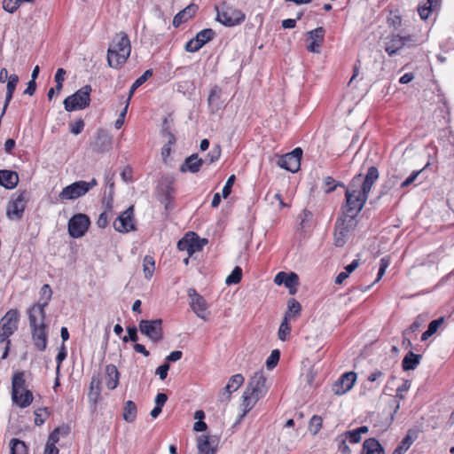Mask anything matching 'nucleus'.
Instances as JSON below:
<instances>
[{"mask_svg":"<svg viewBox=\"0 0 454 454\" xmlns=\"http://www.w3.org/2000/svg\"><path fill=\"white\" fill-rule=\"evenodd\" d=\"M380 174L376 167L368 168L365 176L363 178L359 174L354 176L349 184L345 187V200L343 215L356 218L358 213L363 209L369 192L379 179Z\"/></svg>","mask_w":454,"mask_h":454,"instance_id":"1","label":"nucleus"},{"mask_svg":"<svg viewBox=\"0 0 454 454\" xmlns=\"http://www.w3.org/2000/svg\"><path fill=\"white\" fill-rule=\"evenodd\" d=\"M130 51L131 46L128 35L124 33L116 35L107 51L109 67L115 69L121 67L129 57Z\"/></svg>","mask_w":454,"mask_h":454,"instance_id":"2","label":"nucleus"},{"mask_svg":"<svg viewBox=\"0 0 454 454\" xmlns=\"http://www.w3.org/2000/svg\"><path fill=\"white\" fill-rule=\"evenodd\" d=\"M356 225L357 220L355 217L346 215L339 217L334 225L333 244L342 247L349 239Z\"/></svg>","mask_w":454,"mask_h":454,"instance_id":"3","label":"nucleus"},{"mask_svg":"<svg viewBox=\"0 0 454 454\" xmlns=\"http://www.w3.org/2000/svg\"><path fill=\"white\" fill-rule=\"evenodd\" d=\"M29 325L34 345L40 351H44L47 347V326L44 323L45 317L28 314Z\"/></svg>","mask_w":454,"mask_h":454,"instance_id":"4","label":"nucleus"},{"mask_svg":"<svg viewBox=\"0 0 454 454\" xmlns=\"http://www.w3.org/2000/svg\"><path fill=\"white\" fill-rule=\"evenodd\" d=\"M92 89L90 85H85L78 90L75 93L68 96L63 102L64 108L67 112L82 110L90 106V92Z\"/></svg>","mask_w":454,"mask_h":454,"instance_id":"5","label":"nucleus"},{"mask_svg":"<svg viewBox=\"0 0 454 454\" xmlns=\"http://www.w3.org/2000/svg\"><path fill=\"white\" fill-rule=\"evenodd\" d=\"M97 184L98 182L95 178H92L90 182L76 181L63 188V190L59 194V199L60 201L76 200L85 195Z\"/></svg>","mask_w":454,"mask_h":454,"instance_id":"6","label":"nucleus"},{"mask_svg":"<svg viewBox=\"0 0 454 454\" xmlns=\"http://www.w3.org/2000/svg\"><path fill=\"white\" fill-rule=\"evenodd\" d=\"M29 200L27 191L16 192L11 197L6 208V216L10 220H20Z\"/></svg>","mask_w":454,"mask_h":454,"instance_id":"7","label":"nucleus"},{"mask_svg":"<svg viewBox=\"0 0 454 454\" xmlns=\"http://www.w3.org/2000/svg\"><path fill=\"white\" fill-rule=\"evenodd\" d=\"M415 45H417V38L412 35L402 36L398 34H391L385 38V51L391 57L406 46L410 48Z\"/></svg>","mask_w":454,"mask_h":454,"instance_id":"8","label":"nucleus"},{"mask_svg":"<svg viewBox=\"0 0 454 454\" xmlns=\"http://www.w3.org/2000/svg\"><path fill=\"white\" fill-rule=\"evenodd\" d=\"M207 243L206 239H200L195 232L186 233L183 239L177 242V248L180 251H186L189 256L202 250Z\"/></svg>","mask_w":454,"mask_h":454,"instance_id":"9","label":"nucleus"},{"mask_svg":"<svg viewBox=\"0 0 454 454\" xmlns=\"http://www.w3.org/2000/svg\"><path fill=\"white\" fill-rule=\"evenodd\" d=\"M139 331L153 343H157L163 339L162 320H146L142 319L138 325Z\"/></svg>","mask_w":454,"mask_h":454,"instance_id":"10","label":"nucleus"},{"mask_svg":"<svg viewBox=\"0 0 454 454\" xmlns=\"http://www.w3.org/2000/svg\"><path fill=\"white\" fill-rule=\"evenodd\" d=\"M216 19L222 24L231 27L241 23L245 20V14L240 10L223 5L217 9Z\"/></svg>","mask_w":454,"mask_h":454,"instance_id":"11","label":"nucleus"},{"mask_svg":"<svg viewBox=\"0 0 454 454\" xmlns=\"http://www.w3.org/2000/svg\"><path fill=\"white\" fill-rule=\"evenodd\" d=\"M90 221L88 215L77 214L68 221V233L72 238L78 239L82 237L89 229Z\"/></svg>","mask_w":454,"mask_h":454,"instance_id":"12","label":"nucleus"},{"mask_svg":"<svg viewBox=\"0 0 454 454\" xmlns=\"http://www.w3.org/2000/svg\"><path fill=\"white\" fill-rule=\"evenodd\" d=\"M301 157L302 150L300 147H297L291 153L282 156L278 160V165L292 173H295L300 169Z\"/></svg>","mask_w":454,"mask_h":454,"instance_id":"13","label":"nucleus"},{"mask_svg":"<svg viewBox=\"0 0 454 454\" xmlns=\"http://www.w3.org/2000/svg\"><path fill=\"white\" fill-rule=\"evenodd\" d=\"M114 228L116 231L126 233L135 230L134 207H129L114 222Z\"/></svg>","mask_w":454,"mask_h":454,"instance_id":"14","label":"nucleus"},{"mask_svg":"<svg viewBox=\"0 0 454 454\" xmlns=\"http://www.w3.org/2000/svg\"><path fill=\"white\" fill-rule=\"evenodd\" d=\"M190 305L193 312L201 319L207 321L209 317V311L206 300L194 289L189 290Z\"/></svg>","mask_w":454,"mask_h":454,"instance_id":"15","label":"nucleus"},{"mask_svg":"<svg viewBox=\"0 0 454 454\" xmlns=\"http://www.w3.org/2000/svg\"><path fill=\"white\" fill-rule=\"evenodd\" d=\"M246 391L249 392V395H255L261 399L266 395L268 391L266 378L262 371L254 372L251 377Z\"/></svg>","mask_w":454,"mask_h":454,"instance_id":"16","label":"nucleus"},{"mask_svg":"<svg viewBox=\"0 0 454 454\" xmlns=\"http://www.w3.org/2000/svg\"><path fill=\"white\" fill-rule=\"evenodd\" d=\"M215 33L211 28H205L200 31L194 38L190 40L185 44V50L188 52H196L201 49L207 43L211 41Z\"/></svg>","mask_w":454,"mask_h":454,"instance_id":"17","label":"nucleus"},{"mask_svg":"<svg viewBox=\"0 0 454 454\" xmlns=\"http://www.w3.org/2000/svg\"><path fill=\"white\" fill-rule=\"evenodd\" d=\"M52 295V291L48 284L43 285L40 290V298L38 303L32 306L27 314L36 315L41 317H45V307L49 304Z\"/></svg>","mask_w":454,"mask_h":454,"instance_id":"18","label":"nucleus"},{"mask_svg":"<svg viewBox=\"0 0 454 454\" xmlns=\"http://www.w3.org/2000/svg\"><path fill=\"white\" fill-rule=\"evenodd\" d=\"M356 380V372H345L333 384L332 390L337 395H344L353 387Z\"/></svg>","mask_w":454,"mask_h":454,"instance_id":"19","label":"nucleus"},{"mask_svg":"<svg viewBox=\"0 0 454 454\" xmlns=\"http://www.w3.org/2000/svg\"><path fill=\"white\" fill-rule=\"evenodd\" d=\"M20 317V315L18 309H12L8 310L0 321L1 329L9 333V334H13L18 329Z\"/></svg>","mask_w":454,"mask_h":454,"instance_id":"20","label":"nucleus"},{"mask_svg":"<svg viewBox=\"0 0 454 454\" xmlns=\"http://www.w3.org/2000/svg\"><path fill=\"white\" fill-rule=\"evenodd\" d=\"M308 35L309 39L311 40V42L307 45V50L310 52L318 53L321 43L324 40L325 29L322 27H319L308 32Z\"/></svg>","mask_w":454,"mask_h":454,"instance_id":"21","label":"nucleus"},{"mask_svg":"<svg viewBox=\"0 0 454 454\" xmlns=\"http://www.w3.org/2000/svg\"><path fill=\"white\" fill-rule=\"evenodd\" d=\"M204 162L205 160L200 159L198 154L193 153L185 159V160L180 166L179 170L182 173L190 172L195 174L200 170V168Z\"/></svg>","mask_w":454,"mask_h":454,"instance_id":"22","label":"nucleus"},{"mask_svg":"<svg viewBox=\"0 0 454 454\" xmlns=\"http://www.w3.org/2000/svg\"><path fill=\"white\" fill-rule=\"evenodd\" d=\"M244 377L241 374H235L231 377L229 382L226 387L223 389L221 393V400H228L230 399V395L232 392L239 389V387L243 384Z\"/></svg>","mask_w":454,"mask_h":454,"instance_id":"23","label":"nucleus"},{"mask_svg":"<svg viewBox=\"0 0 454 454\" xmlns=\"http://www.w3.org/2000/svg\"><path fill=\"white\" fill-rule=\"evenodd\" d=\"M26 378L24 372H16L12 378V399L17 398V394L25 392Z\"/></svg>","mask_w":454,"mask_h":454,"instance_id":"24","label":"nucleus"},{"mask_svg":"<svg viewBox=\"0 0 454 454\" xmlns=\"http://www.w3.org/2000/svg\"><path fill=\"white\" fill-rule=\"evenodd\" d=\"M198 11V6L194 4H191L184 9L180 11L173 19V26L177 27L182 23L186 22L192 19Z\"/></svg>","mask_w":454,"mask_h":454,"instance_id":"25","label":"nucleus"},{"mask_svg":"<svg viewBox=\"0 0 454 454\" xmlns=\"http://www.w3.org/2000/svg\"><path fill=\"white\" fill-rule=\"evenodd\" d=\"M222 90L219 87L215 86L211 89L207 103L210 112L215 114L223 107V101L221 99Z\"/></svg>","mask_w":454,"mask_h":454,"instance_id":"26","label":"nucleus"},{"mask_svg":"<svg viewBox=\"0 0 454 454\" xmlns=\"http://www.w3.org/2000/svg\"><path fill=\"white\" fill-rule=\"evenodd\" d=\"M19 183V176L15 171L0 170V185L6 189H13Z\"/></svg>","mask_w":454,"mask_h":454,"instance_id":"27","label":"nucleus"},{"mask_svg":"<svg viewBox=\"0 0 454 454\" xmlns=\"http://www.w3.org/2000/svg\"><path fill=\"white\" fill-rule=\"evenodd\" d=\"M106 372V387L113 390L117 387L119 383V372L117 367L114 364H107L105 369Z\"/></svg>","mask_w":454,"mask_h":454,"instance_id":"28","label":"nucleus"},{"mask_svg":"<svg viewBox=\"0 0 454 454\" xmlns=\"http://www.w3.org/2000/svg\"><path fill=\"white\" fill-rule=\"evenodd\" d=\"M249 392L244 391L242 395V414L240 415L239 420L242 419L247 412H249L256 404V403L261 399L260 397L256 396L255 395H249Z\"/></svg>","mask_w":454,"mask_h":454,"instance_id":"29","label":"nucleus"},{"mask_svg":"<svg viewBox=\"0 0 454 454\" xmlns=\"http://www.w3.org/2000/svg\"><path fill=\"white\" fill-rule=\"evenodd\" d=\"M361 454H385V450L379 441L369 438L364 442Z\"/></svg>","mask_w":454,"mask_h":454,"instance_id":"30","label":"nucleus"},{"mask_svg":"<svg viewBox=\"0 0 454 454\" xmlns=\"http://www.w3.org/2000/svg\"><path fill=\"white\" fill-rule=\"evenodd\" d=\"M420 359V355H417L412 351H409L403 359L402 367L404 371L414 370L419 364Z\"/></svg>","mask_w":454,"mask_h":454,"instance_id":"31","label":"nucleus"},{"mask_svg":"<svg viewBox=\"0 0 454 454\" xmlns=\"http://www.w3.org/2000/svg\"><path fill=\"white\" fill-rule=\"evenodd\" d=\"M137 405L133 401H127L123 408V419L128 423H132L137 418Z\"/></svg>","mask_w":454,"mask_h":454,"instance_id":"32","label":"nucleus"},{"mask_svg":"<svg viewBox=\"0 0 454 454\" xmlns=\"http://www.w3.org/2000/svg\"><path fill=\"white\" fill-rule=\"evenodd\" d=\"M199 454H215V450L211 447L208 436L200 435L197 439Z\"/></svg>","mask_w":454,"mask_h":454,"instance_id":"33","label":"nucleus"},{"mask_svg":"<svg viewBox=\"0 0 454 454\" xmlns=\"http://www.w3.org/2000/svg\"><path fill=\"white\" fill-rule=\"evenodd\" d=\"M12 400L20 408H26L33 402V394L30 390H26L25 392L17 394V398Z\"/></svg>","mask_w":454,"mask_h":454,"instance_id":"34","label":"nucleus"},{"mask_svg":"<svg viewBox=\"0 0 454 454\" xmlns=\"http://www.w3.org/2000/svg\"><path fill=\"white\" fill-rule=\"evenodd\" d=\"M69 432L68 427L63 426L56 427L49 435L46 444L54 445L59 441L60 435H67Z\"/></svg>","mask_w":454,"mask_h":454,"instance_id":"35","label":"nucleus"},{"mask_svg":"<svg viewBox=\"0 0 454 454\" xmlns=\"http://www.w3.org/2000/svg\"><path fill=\"white\" fill-rule=\"evenodd\" d=\"M301 310V304L294 298L288 300L287 311L285 313V318L291 319L292 317L299 316Z\"/></svg>","mask_w":454,"mask_h":454,"instance_id":"36","label":"nucleus"},{"mask_svg":"<svg viewBox=\"0 0 454 454\" xmlns=\"http://www.w3.org/2000/svg\"><path fill=\"white\" fill-rule=\"evenodd\" d=\"M155 270V261L153 256L145 255L143 260V270L145 278H151Z\"/></svg>","mask_w":454,"mask_h":454,"instance_id":"37","label":"nucleus"},{"mask_svg":"<svg viewBox=\"0 0 454 454\" xmlns=\"http://www.w3.org/2000/svg\"><path fill=\"white\" fill-rule=\"evenodd\" d=\"M284 285L289 289L290 294H295L299 285V278L297 274L294 272L286 273V282Z\"/></svg>","mask_w":454,"mask_h":454,"instance_id":"38","label":"nucleus"},{"mask_svg":"<svg viewBox=\"0 0 454 454\" xmlns=\"http://www.w3.org/2000/svg\"><path fill=\"white\" fill-rule=\"evenodd\" d=\"M153 75V70L148 69L146 70L140 77H138L131 85L129 92V98L128 100L131 98L134 92L137 88H139L144 82L147 81L151 76Z\"/></svg>","mask_w":454,"mask_h":454,"instance_id":"39","label":"nucleus"},{"mask_svg":"<svg viewBox=\"0 0 454 454\" xmlns=\"http://www.w3.org/2000/svg\"><path fill=\"white\" fill-rule=\"evenodd\" d=\"M442 323L443 317H440L438 319L431 321L428 325L427 330L422 333L421 340H427L429 337L435 333Z\"/></svg>","mask_w":454,"mask_h":454,"instance_id":"40","label":"nucleus"},{"mask_svg":"<svg viewBox=\"0 0 454 454\" xmlns=\"http://www.w3.org/2000/svg\"><path fill=\"white\" fill-rule=\"evenodd\" d=\"M11 454H27V448L24 442L12 438L10 441Z\"/></svg>","mask_w":454,"mask_h":454,"instance_id":"41","label":"nucleus"},{"mask_svg":"<svg viewBox=\"0 0 454 454\" xmlns=\"http://www.w3.org/2000/svg\"><path fill=\"white\" fill-rule=\"evenodd\" d=\"M19 82V76L15 74H11L9 80L7 81L6 85V95L7 100H12L14 91L16 90L17 84Z\"/></svg>","mask_w":454,"mask_h":454,"instance_id":"42","label":"nucleus"},{"mask_svg":"<svg viewBox=\"0 0 454 454\" xmlns=\"http://www.w3.org/2000/svg\"><path fill=\"white\" fill-rule=\"evenodd\" d=\"M161 136L167 139V144L168 145H175L176 143V137L174 134L170 130V127L168 125V119H164L162 123V129L160 131Z\"/></svg>","mask_w":454,"mask_h":454,"instance_id":"43","label":"nucleus"},{"mask_svg":"<svg viewBox=\"0 0 454 454\" xmlns=\"http://www.w3.org/2000/svg\"><path fill=\"white\" fill-rule=\"evenodd\" d=\"M242 278V269L236 266L231 273L226 278L225 283L228 286L235 285L240 282Z\"/></svg>","mask_w":454,"mask_h":454,"instance_id":"44","label":"nucleus"},{"mask_svg":"<svg viewBox=\"0 0 454 454\" xmlns=\"http://www.w3.org/2000/svg\"><path fill=\"white\" fill-rule=\"evenodd\" d=\"M413 438L407 434L406 436L402 440V442L397 445V447L394 450L397 454H404L411 445L413 442Z\"/></svg>","mask_w":454,"mask_h":454,"instance_id":"45","label":"nucleus"},{"mask_svg":"<svg viewBox=\"0 0 454 454\" xmlns=\"http://www.w3.org/2000/svg\"><path fill=\"white\" fill-rule=\"evenodd\" d=\"M288 320L289 319L284 317L278 332V339L283 341H285L287 339L291 333V326L288 324Z\"/></svg>","mask_w":454,"mask_h":454,"instance_id":"46","label":"nucleus"},{"mask_svg":"<svg viewBox=\"0 0 454 454\" xmlns=\"http://www.w3.org/2000/svg\"><path fill=\"white\" fill-rule=\"evenodd\" d=\"M280 357V352L278 349H274L271 351L270 355L268 356L266 360V366L269 369H273L278 363Z\"/></svg>","mask_w":454,"mask_h":454,"instance_id":"47","label":"nucleus"},{"mask_svg":"<svg viewBox=\"0 0 454 454\" xmlns=\"http://www.w3.org/2000/svg\"><path fill=\"white\" fill-rule=\"evenodd\" d=\"M66 70L64 68H59L55 74L54 79L56 82V90L59 93L63 87V82L65 81Z\"/></svg>","mask_w":454,"mask_h":454,"instance_id":"48","label":"nucleus"},{"mask_svg":"<svg viewBox=\"0 0 454 454\" xmlns=\"http://www.w3.org/2000/svg\"><path fill=\"white\" fill-rule=\"evenodd\" d=\"M128 335L122 337L123 342L133 341L137 342L138 340L137 328L136 326L127 327Z\"/></svg>","mask_w":454,"mask_h":454,"instance_id":"49","label":"nucleus"},{"mask_svg":"<svg viewBox=\"0 0 454 454\" xmlns=\"http://www.w3.org/2000/svg\"><path fill=\"white\" fill-rule=\"evenodd\" d=\"M221 156V148L219 145L214 146L207 155L205 161H207L208 164H211L216 161Z\"/></svg>","mask_w":454,"mask_h":454,"instance_id":"50","label":"nucleus"},{"mask_svg":"<svg viewBox=\"0 0 454 454\" xmlns=\"http://www.w3.org/2000/svg\"><path fill=\"white\" fill-rule=\"evenodd\" d=\"M384 376L385 374L383 372L375 370L368 375L367 380L372 383H376V387H379Z\"/></svg>","mask_w":454,"mask_h":454,"instance_id":"51","label":"nucleus"},{"mask_svg":"<svg viewBox=\"0 0 454 454\" xmlns=\"http://www.w3.org/2000/svg\"><path fill=\"white\" fill-rule=\"evenodd\" d=\"M322 427V418L314 415L309 421V430L316 434Z\"/></svg>","mask_w":454,"mask_h":454,"instance_id":"52","label":"nucleus"},{"mask_svg":"<svg viewBox=\"0 0 454 454\" xmlns=\"http://www.w3.org/2000/svg\"><path fill=\"white\" fill-rule=\"evenodd\" d=\"M421 173V170H414L412 171L408 177H406L401 184H400V188L403 189V188H406L408 186H410L411 184H412L415 180L417 179V177L419 176V174Z\"/></svg>","mask_w":454,"mask_h":454,"instance_id":"53","label":"nucleus"},{"mask_svg":"<svg viewBox=\"0 0 454 454\" xmlns=\"http://www.w3.org/2000/svg\"><path fill=\"white\" fill-rule=\"evenodd\" d=\"M324 184L327 187L326 192H332L337 186L346 187L342 183H335V180L332 176H326L324 179Z\"/></svg>","mask_w":454,"mask_h":454,"instance_id":"54","label":"nucleus"},{"mask_svg":"<svg viewBox=\"0 0 454 454\" xmlns=\"http://www.w3.org/2000/svg\"><path fill=\"white\" fill-rule=\"evenodd\" d=\"M345 439L350 443H358L361 441V434L356 429L347 431L344 434Z\"/></svg>","mask_w":454,"mask_h":454,"instance_id":"55","label":"nucleus"},{"mask_svg":"<svg viewBox=\"0 0 454 454\" xmlns=\"http://www.w3.org/2000/svg\"><path fill=\"white\" fill-rule=\"evenodd\" d=\"M20 6L18 0H4L3 8L10 13H13Z\"/></svg>","mask_w":454,"mask_h":454,"instance_id":"56","label":"nucleus"},{"mask_svg":"<svg viewBox=\"0 0 454 454\" xmlns=\"http://www.w3.org/2000/svg\"><path fill=\"white\" fill-rule=\"evenodd\" d=\"M388 266H389V259L387 257L381 258L380 262V269H379L377 278L375 279V282H378L381 279V278L384 276L386 270Z\"/></svg>","mask_w":454,"mask_h":454,"instance_id":"57","label":"nucleus"},{"mask_svg":"<svg viewBox=\"0 0 454 454\" xmlns=\"http://www.w3.org/2000/svg\"><path fill=\"white\" fill-rule=\"evenodd\" d=\"M171 192H172V187H171L170 184H166V193H165L164 199L162 200V202L165 203L166 210H170L173 208Z\"/></svg>","mask_w":454,"mask_h":454,"instance_id":"58","label":"nucleus"},{"mask_svg":"<svg viewBox=\"0 0 454 454\" xmlns=\"http://www.w3.org/2000/svg\"><path fill=\"white\" fill-rule=\"evenodd\" d=\"M433 10H434V8L432 7V5H430L427 3L424 5L418 7L419 14L421 20H426L429 17L430 13L432 12Z\"/></svg>","mask_w":454,"mask_h":454,"instance_id":"59","label":"nucleus"},{"mask_svg":"<svg viewBox=\"0 0 454 454\" xmlns=\"http://www.w3.org/2000/svg\"><path fill=\"white\" fill-rule=\"evenodd\" d=\"M235 178H236L235 176L231 175L227 179L225 185L223 186V191H222V194H223V198H227L231 194V187L234 184Z\"/></svg>","mask_w":454,"mask_h":454,"instance_id":"60","label":"nucleus"},{"mask_svg":"<svg viewBox=\"0 0 454 454\" xmlns=\"http://www.w3.org/2000/svg\"><path fill=\"white\" fill-rule=\"evenodd\" d=\"M84 121L82 119L77 120L75 122L71 123L69 125L70 127V132L74 135H79L84 129Z\"/></svg>","mask_w":454,"mask_h":454,"instance_id":"61","label":"nucleus"},{"mask_svg":"<svg viewBox=\"0 0 454 454\" xmlns=\"http://www.w3.org/2000/svg\"><path fill=\"white\" fill-rule=\"evenodd\" d=\"M404 172L397 169H393L388 172L389 179L392 182V184L395 185L397 184L398 180L403 179L404 177Z\"/></svg>","mask_w":454,"mask_h":454,"instance_id":"62","label":"nucleus"},{"mask_svg":"<svg viewBox=\"0 0 454 454\" xmlns=\"http://www.w3.org/2000/svg\"><path fill=\"white\" fill-rule=\"evenodd\" d=\"M67 356V350H66V347L64 344H62L57 356H56V362H57V372L59 373V368H60V364L61 363L66 359Z\"/></svg>","mask_w":454,"mask_h":454,"instance_id":"63","label":"nucleus"},{"mask_svg":"<svg viewBox=\"0 0 454 454\" xmlns=\"http://www.w3.org/2000/svg\"><path fill=\"white\" fill-rule=\"evenodd\" d=\"M168 370L169 364L168 363H164L157 368L156 374L163 380L167 378Z\"/></svg>","mask_w":454,"mask_h":454,"instance_id":"64","label":"nucleus"}]
</instances>
